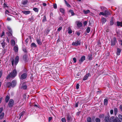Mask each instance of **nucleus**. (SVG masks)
Here are the masks:
<instances>
[{
  "label": "nucleus",
  "mask_w": 122,
  "mask_h": 122,
  "mask_svg": "<svg viewBox=\"0 0 122 122\" xmlns=\"http://www.w3.org/2000/svg\"><path fill=\"white\" fill-rule=\"evenodd\" d=\"M10 99L9 97L7 95V96L5 98V100L6 102H8Z\"/></svg>",
  "instance_id": "nucleus-26"
},
{
  "label": "nucleus",
  "mask_w": 122,
  "mask_h": 122,
  "mask_svg": "<svg viewBox=\"0 0 122 122\" xmlns=\"http://www.w3.org/2000/svg\"><path fill=\"white\" fill-rule=\"evenodd\" d=\"M88 58L89 60H91L92 59V56L91 55H89L88 56Z\"/></svg>",
  "instance_id": "nucleus-41"
},
{
  "label": "nucleus",
  "mask_w": 122,
  "mask_h": 122,
  "mask_svg": "<svg viewBox=\"0 0 122 122\" xmlns=\"http://www.w3.org/2000/svg\"><path fill=\"white\" fill-rule=\"evenodd\" d=\"M113 20H111L110 22V25H113Z\"/></svg>",
  "instance_id": "nucleus-47"
},
{
  "label": "nucleus",
  "mask_w": 122,
  "mask_h": 122,
  "mask_svg": "<svg viewBox=\"0 0 122 122\" xmlns=\"http://www.w3.org/2000/svg\"><path fill=\"white\" fill-rule=\"evenodd\" d=\"M61 121L62 122H66V119L65 117L62 118Z\"/></svg>",
  "instance_id": "nucleus-42"
},
{
  "label": "nucleus",
  "mask_w": 122,
  "mask_h": 122,
  "mask_svg": "<svg viewBox=\"0 0 122 122\" xmlns=\"http://www.w3.org/2000/svg\"><path fill=\"white\" fill-rule=\"evenodd\" d=\"M76 24L78 27H80L82 25V23L81 22H79V21H76Z\"/></svg>",
  "instance_id": "nucleus-11"
},
{
  "label": "nucleus",
  "mask_w": 122,
  "mask_h": 122,
  "mask_svg": "<svg viewBox=\"0 0 122 122\" xmlns=\"http://www.w3.org/2000/svg\"><path fill=\"white\" fill-rule=\"evenodd\" d=\"M80 41H76L75 42H73L72 44V45L73 46H76L80 45Z\"/></svg>",
  "instance_id": "nucleus-2"
},
{
  "label": "nucleus",
  "mask_w": 122,
  "mask_h": 122,
  "mask_svg": "<svg viewBox=\"0 0 122 122\" xmlns=\"http://www.w3.org/2000/svg\"><path fill=\"white\" fill-rule=\"evenodd\" d=\"M9 13V12L7 10H6L5 11V14H8Z\"/></svg>",
  "instance_id": "nucleus-61"
},
{
  "label": "nucleus",
  "mask_w": 122,
  "mask_h": 122,
  "mask_svg": "<svg viewBox=\"0 0 122 122\" xmlns=\"http://www.w3.org/2000/svg\"><path fill=\"white\" fill-rule=\"evenodd\" d=\"M30 21L31 22H33L34 21L33 19L32 18H30L29 19Z\"/></svg>",
  "instance_id": "nucleus-56"
},
{
  "label": "nucleus",
  "mask_w": 122,
  "mask_h": 122,
  "mask_svg": "<svg viewBox=\"0 0 122 122\" xmlns=\"http://www.w3.org/2000/svg\"><path fill=\"white\" fill-rule=\"evenodd\" d=\"M4 115V112L2 113L0 115V119H3Z\"/></svg>",
  "instance_id": "nucleus-22"
},
{
  "label": "nucleus",
  "mask_w": 122,
  "mask_h": 122,
  "mask_svg": "<svg viewBox=\"0 0 122 122\" xmlns=\"http://www.w3.org/2000/svg\"><path fill=\"white\" fill-rule=\"evenodd\" d=\"M85 59V57L84 56H81V59L79 60V62L80 63H81Z\"/></svg>",
  "instance_id": "nucleus-9"
},
{
  "label": "nucleus",
  "mask_w": 122,
  "mask_h": 122,
  "mask_svg": "<svg viewBox=\"0 0 122 122\" xmlns=\"http://www.w3.org/2000/svg\"><path fill=\"white\" fill-rule=\"evenodd\" d=\"M110 14V13L108 11L105 10L104 12V16L108 15Z\"/></svg>",
  "instance_id": "nucleus-18"
},
{
  "label": "nucleus",
  "mask_w": 122,
  "mask_h": 122,
  "mask_svg": "<svg viewBox=\"0 0 122 122\" xmlns=\"http://www.w3.org/2000/svg\"><path fill=\"white\" fill-rule=\"evenodd\" d=\"M99 15H102L104 16V13L102 12H100Z\"/></svg>",
  "instance_id": "nucleus-51"
},
{
  "label": "nucleus",
  "mask_w": 122,
  "mask_h": 122,
  "mask_svg": "<svg viewBox=\"0 0 122 122\" xmlns=\"http://www.w3.org/2000/svg\"><path fill=\"white\" fill-rule=\"evenodd\" d=\"M80 113L81 112H77L76 113V115H77L78 116L80 114Z\"/></svg>",
  "instance_id": "nucleus-64"
},
{
  "label": "nucleus",
  "mask_w": 122,
  "mask_h": 122,
  "mask_svg": "<svg viewBox=\"0 0 122 122\" xmlns=\"http://www.w3.org/2000/svg\"><path fill=\"white\" fill-rule=\"evenodd\" d=\"M14 101L12 99H10L8 104V106L9 107H12L14 105Z\"/></svg>",
  "instance_id": "nucleus-3"
},
{
  "label": "nucleus",
  "mask_w": 122,
  "mask_h": 122,
  "mask_svg": "<svg viewBox=\"0 0 122 122\" xmlns=\"http://www.w3.org/2000/svg\"><path fill=\"white\" fill-rule=\"evenodd\" d=\"M114 111L115 115H116L117 114V108H114Z\"/></svg>",
  "instance_id": "nucleus-32"
},
{
  "label": "nucleus",
  "mask_w": 122,
  "mask_h": 122,
  "mask_svg": "<svg viewBox=\"0 0 122 122\" xmlns=\"http://www.w3.org/2000/svg\"><path fill=\"white\" fill-rule=\"evenodd\" d=\"M66 119L67 122H71L72 121V119L71 116L69 114L67 115Z\"/></svg>",
  "instance_id": "nucleus-6"
},
{
  "label": "nucleus",
  "mask_w": 122,
  "mask_h": 122,
  "mask_svg": "<svg viewBox=\"0 0 122 122\" xmlns=\"http://www.w3.org/2000/svg\"><path fill=\"white\" fill-rule=\"evenodd\" d=\"M3 73V71L2 70L0 71V78L1 77Z\"/></svg>",
  "instance_id": "nucleus-45"
},
{
  "label": "nucleus",
  "mask_w": 122,
  "mask_h": 122,
  "mask_svg": "<svg viewBox=\"0 0 122 122\" xmlns=\"http://www.w3.org/2000/svg\"><path fill=\"white\" fill-rule=\"evenodd\" d=\"M116 42V39L115 38H114L112 40L111 45L114 46Z\"/></svg>",
  "instance_id": "nucleus-5"
},
{
  "label": "nucleus",
  "mask_w": 122,
  "mask_h": 122,
  "mask_svg": "<svg viewBox=\"0 0 122 122\" xmlns=\"http://www.w3.org/2000/svg\"><path fill=\"white\" fill-rule=\"evenodd\" d=\"M25 113V112L24 111L23 112L19 115L20 116V118L21 116H23V115Z\"/></svg>",
  "instance_id": "nucleus-37"
},
{
  "label": "nucleus",
  "mask_w": 122,
  "mask_h": 122,
  "mask_svg": "<svg viewBox=\"0 0 122 122\" xmlns=\"http://www.w3.org/2000/svg\"><path fill=\"white\" fill-rule=\"evenodd\" d=\"M95 121L96 122H100V119L98 118H96L95 119Z\"/></svg>",
  "instance_id": "nucleus-43"
},
{
  "label": "nucleus",
  "mask_w": 122,
  "mask_h": 122,
  "mask_svg": "<svg viewBox=\"0 0 122 122\" xmlns=\"http://www.w3.org/2000/svg\"><path fill=\"white\" fill-rule=\"evenodd\" d=\"M16 81L14 80L13 81L11 82V87H14L16 85Z\"/></svg>",
  "instance_id": "nucleus-10"
},
{
  "label": "nucleus",
  "mask_w": 122,
  "mask_h": 122,
  "mask_svg": "<svg viewBox=\"0 0 122 122\" xmlns=\"http://www.w3.org/2000/svg\"><path fill=\"white\" fill-rule=\"evenodd\" d=\"M46 20V17L45 16V17L44 18L43 20V21H45Z\"/></svg>",
  "instance_id": "nucleus-60"
},
{
  "label": "nucleus",
  "mask_w": 122,
  "mask_h": 122,
  "mask_svg": "<svg viewBox=\"0 0 122 122\" xmlns=\"http://www.w3.org/2000/svg\"><path fill=\"white\" fill-rule=\"evenodd\" d=\"M90 31V29L89 27H88L86 29V31L87 33L89 32Z\"/></svg>",
  "instance_id": "nucleus-40"
},
{
  "label": "nucleus",
  "mask_w": 122,
  "mask_h": 122,
  "mask_svg": "<svg viewBox=\"0 0 122 122\" xmlns=\"http://www.w3.org/2000/svg\"><path fill=\"white\" fill-rule=\"evenodd\" d=\"M64 1L65 2V3L67 6L69 7H71L70 5L67 3L66 0H65Z\"/></svg>",
  "instance_id": "nucleus-31"
},
{
  "label": "nucleus",
  "mask_w": 122,
  "mask_h": 122,
  "mask_svg": "<svg viewBox=\"0 0 122 122\" xmlns=\"http://www.w3.org/2000/svg\"><path fill=\"white\" fill-rule=\"evenodd\" d=\"M117 24L118 26H120L121 27H122V22H119V21H117Z\"/></svg>",
  "instance_id": "nucleus-24"
},
{
  "label": "nucleus",
  "mask_w": 122,
  "mask_h": 122,
  "mask_svg": "<svg viewBox=\"0 0 122 122\" xmlns=\"http://www.w3.org/2000/svg\"><path fill=\"white\" fill-rule=\"evenodd\" d=\"M116 119H115L113 117H112L110 118L109 122H115Z\"/></svg>",
  "instance_id": "nucleus-13"
},
{
  "label": "nucleus",
  "mask_w": 122,
  "mask_h": 122,
  "mask_svg": "<svg viewBox=\"0 0 122 122\" xmlns=\"http://www.w3.org/2000/svg\"><path fill=\"white\" fill-rule=\"evenodd\" d=\"M52 117H49L48 118V121L50 122V121L52 119Z\"/></svg>",
  "instance_id": "nucleus-55"
},
{
  "label": "nucleus",
  "mask_w": 122,
  "mask_h": 122,
  "mask_svg": "<svg viewBox=\"0 0 122 122\" xmlns=\"http://www.w3.org/2000/svg\"><path fill=\"white\" fill-rule=\"evenodd\" d=\"M36 41L37 43L39 45H41L42 44V42L41 41V40L39 39H37Z\"/></svg>",
  "instance_id": "nucleus-16"
},
{
  "label": "nucleus",
  "mask_w": 122,
  "mask_h": 122,
  "mask_svg": "<svg viewBox=\"0 0 122 122\" xmlns=\"http://www.w3.org/2000/svg\"><path fill=\"white\" fill-rule=\"evenodd\" d=\"M28 2V1L27 0H24L22 1V4L24 5H26Z\"/></svg>",
  "instance_id": "nucleus-25"
},
{
  "label": "nucleus",
  "mask_w": 122,
  "mask_h": 122,
  "mask_svg": "<svg viewBox=\"0 0 122 122\" xmlns=\"http://www.w3.org/2000/svg\"><path fill=\"white\" fill-rule=\"evenodd\" d=\"M62 27H60L57 29V31H59L62 29Z\"/></svg>",
  "instance_id": "nucleus-48"
},
{
  "label": "nucleus",
  "mask_w": 122,
  "mask_h": 122,
  "mask_svg": "<svg viewBox=\"0 0 122 122\" xmlns=\"http://www.w3.org/2000/svg\"><path fill=\"white\" fill-rule=\"evenodd\" d=\"M11 62L12 65L13 66L14 63V60L13 59H12V60H11Z\"/></svg>",
  "instance_id": "nucleus-50"
},
{
  "label": "nucleus",
  "mask_w": 122,
  "mask_h": 122,
  "mask_svg": "<svg viewBox=\"0 0 122 122\" xmlns=\"http://www.w3.org/2000/svg\"><path fill=\"white\" fill-rule=\"evenodd\" d=\"M19 60V57L18 56H17L15 59L14 61V64L15 65L18 63Z\"/></svg>",
  "instance_id": "nucleus-8"
},
{
  "label": "nucleus",
  "mask_w": 122,
  "mask_h": 122,
  "mask_svg": "<svg viewBox=\"0 0 122 122\" xmlns=\"http://www.w3.org/2000/svg\"><path fill=\"white\" fill-rule=\"evenodd\" d=\"M87 122H92V119L91 117H88L87 119Z\"/></svg>",
  "instance_id": "nucleus-29"
},
{
  "label": "nucleus",
  "mask_w": 122,
  "mask_h": 122,
  "mask_svg": "<svg viewBox=\"0 0 122 122\" xmlns=\"http://www.w3.org/2000/svg\"><path fill=\"white\" fill-rule=\"evenodd\" d=\"M69 12L71 13L72 15H74V13L73 11L72 10H69Z\"/></svg>",
  "instance_id": "nucleus-34"
},
{
  "label": "nucleus",
  "mask_w": 122,
  "mask_h": 122,
  "mask_svg": "<svg viewBox=\"0 0 122 122\" xmlns=\"http://www.w3.org/2000/svg\"><path fill=\"white\" fill-rule=\"evenodd\" d=\"M83 12L85 14H86L90 13V11L89 10H84L83 11Z\"/></svg>",
  "instance_id": "nucleus-27"
},
{
  "label": "nucleus",
  "mask_w": 122,
  "mask_h": 122,
  "mask_svg": "<svg viewBox=\"0 0 122 122\" xmlns=\"http://www.w3.org/2000/svg\"><path fill=\"white\" fill-rule=\"evenodd\" d=\"M115 122H121V121L117 117V118H116Z\"/></svg>",
  "instance_id": "nucleus-36"
},
{
  "label": "nucleus",
  "mask_w": 122,
  "mask_h": 122,
  "mask_svg": "<svg viewBox=\"0 0 122 122\" xmlns=\"http://www.w3.org/2000/svg\"><path fill=\"white\" fill-rule=\"evenodd\" d=\"M108 100L107 99H105L104 100V104L105 105H107L108 103Z\"/></svg>",
  "instance_id": "nucleus-23"
},
{
  "label": "nucleus",
  "mask_w": 122,
  "mask_h": 122,
  "mask_svg": "<svg viewBox=\"0 0 122 122\" xmlns=\"http://www.w3.org/2000/svg\"><path fill=\"white\" fill-rule=\"evenodd\" d=\"M33 10L36 12H38V9L37 8H34L33 9Z\"/></svg>",
  "instance_id": "nucleus-38"
},
{
  "label": "nucleus",
  "mask_w": 122,
  "mask_h": 122,
  "mask_svg": "<svg viewBox=\"0 0 122 122\" xmlns=\"http://www.w3.org/2000/svg\"><path fill=\"white\" fill-rule=\"evenodd\" d=\"M80 85L78 84H77L76 86V88L77 89H78Z\"/></svg>",
  "instance_id": "nucleus-49"
},
{
  "label": "nucleus",
  "mask_w": 122,
  "mask_h": 122,
  "mask_svg": "<svg viewBox=\"0 0 122 122\" xmlns=\"http://www.w3.org/2000/svg\"><path fill=\"white\" fill-rule=\"evenodd\" d=\"M4 7H7L8 6L5 3H4Z\"/></svg>",
  "instance_id": "nucleus-63"
},
{
  "label": "nucleus",
  "mask_w": 122,
  "mask_h": 122,
  "mask_svg": "<svg viewBox=\"0 0 122 122\" xmlns=\"http://www.w3.org/2000/svg\"><path fill=\"white\" fill-rule=\"evenodd\" d=\"M7 28L8 30V31L9 33H8V32L6 33V34H7L8 36H10L11 35L12 30L10 28L9 26H7Z\"/></svg>",
  "instance_id": "nucleus-4"
},
{
  "label": "nucleus",
  "mask_w": 122,
  "mask_h": 122,
  "mask_svg": "<svg viewBox=\"0 0 122 122\" xmlns=\"http://www.w3.org/2000/svg\"><path fill=\"white\" fill-rule=\"evenodd\" d=\"M27 74L26 73H24L20 77V79L23 80L25 79L27 77Z\"/></svg>",
  "instance_id": "nucleus-7"
},
{
  "label": "nucleus",
  "mask_w": 122,
  "mask_h": 122,
  "mask_svg": "<svg viewBox=\"0 0 122 122\" xmlns=\"http://www.w3.org/2000/svg\"><path fill=\"white\" fill-rule=\"evenodd\" d=\"M14 49L15 52H17L18 50V47L17 46H14Z\"/></svg>",
  "instance_id": "nucleus-21"
},
{
  "label": "nucleus",
  "mask_w": 122,
  "mask_h": 122,
  "mask_svg": "<svg viewBox=\"0 0 122 122\" xmlns=\"http://www.w3.org/2000/svg\"><path fill=\"white\" fill-rule=\"evenodd\" d=\"M73 60L74 62L75 63L76 62V59L75 58V57L73 58Z\"/></svg>",
  "instance_id": "nucleus-52"
},
{
  "label": "nucleus",
  "mask_w": 122,
  "mask_h": 122,
  "mask_svg": "<svg viewBox=\"0 0 122 122\" xmlns=\"http://www.w3.org/2000/svg\"><path fill=\"white\" fill-rule=\"evenodd\" d=\"M1 44L2 47L3 48H4L5 46V42L4 41H3L1 43Z\"/></svg>",
  "instance_id": "nucleus-39"
},
{
  "label": "nucleus",
  "mask_w": 122,
  "mask_h": 122,
  "mask_svg": "<svg viewBox=\"0 0 122 122\" xmlns=\"http://www.w3.org/2000/svg\"><path fill=\"white\" fill-rule=\"evenodd\" d=\"M22 12L24 14L26 15L29 14L30 13V11L29 10L23 11Z\"/></svg>",
  "instance_id": "nucleus-14"
},
{
  "label": "nucleus",
  "mask_w": 122,
  "mask_h": 122,
  "mask_svg": "<svg viewBox=\"0 0 122 122\" xmlns=\"http://www.w3.org/2000/svg\"><path fill=\"white\" fill-rule=\"evenodd\" d=\"M78 102L77 103H76L75 104V107H77L78 106Z\"/></svg>",
  "instance_id": "nucleus-62"
},
{
  "label": "nucleus",
  "mask_w": 122,
  "mask_h": 122,
  "mask_svg": "<svg viewBox=\"0 0 122 122\" xmlns=\"http://www.w3.org/2000/svg\"><path fill=\"white\" fill-rule=\"evenodd\" d=\"M16 70L14 69L13 71L12 72L10 73L9 75L6 77V78L7 79L10 78L14 77L16 76Z\"/></svg>",
  "instance_id": "nucleus-1"
},
{
  "label": "nucleus",
  "mask_w": 122,
  "mask_h": 122,
  "mask_svg": "<svg viewBox=\"0 0 122 122\" xmlns=\"http://www.w3.org/2000/svg\"><path fill=\"white\" fill-rule=\"evenodd\" d=\"M87 22L86 21L84 22L83 23V24L84 26H86V24H87Z\"/></svg>",
  "instance_id": "nucleus-53"
},
{
  "label": "nucleus",
  "mask_w": 122,
  "mask_h": 122,
  "mask_svg": "<svg viewBox=\"0 0 122 122\" xmlns=\"http://www.w3.org/2000/svg\"><path fill=\"white\" fill-rule=\"evenodd\" d=\"M106 19L103 17L102 18V24H104L106 21Z\"/></svg>",
  "instance_id": "nucleus-15"
},
{
  "label": "nucleus",
  "mask_w": 122,
  "mask_h": 122,
  "mask_svg": "<svg viewBox=\"0 0 122 122\" xmlns=\"http://www.w3.org/2000/svg\"><path fill=\"white\" fill-rule=\"evenodd\" d=\"M121 52V50L120 49L117 48V55L119 56L120 55Z\"/></svg>",
  "instance_id": "nucleus-17"
},
{
  "label": "nucleus",
  "mask_w": 122,
  "mask_h": 122,
  "mask_svg": "<svg viewBox=\"0 0 122 122\" xmlns=\"http://www.w3.org/2000/svg\"><path fill=\"white\" fill-rule=\"evenodd\" d=\"M111 114H112L113 113V110H111L110 111Z\"/></svg>",
  "instance_id": "nucleus-59"
},
{
  "label": "nucleus",
  "mask_w": 122,
  "mask_h": 122,
  "mask_svg": "<svg viewBox=\"0 0 122 122\" xmlns=\"http://www.w3.org/2000/svg\"><path fill=\"white\" fill-rule=\"evenodd\" d=\"M60 11L62 13H64V10L63 8H60Z\"/></svg>",
  "instance_id": "nucleus-30"
},
{
  "label": "nucleus",
  "mask_w": 122,
  "mask_h": 122,
  "mask_svg": "<svg viewBox=\"0 0 122 122\" xmlns=\"http://www.w3.org/2000/svg\"><path fill=\"white\" fill-rule=\"evenodd\" d=\"M68 33L69 34H71L72 33V30L70 29H69L68 31Z\"/></svg>",
  "instance_id": "nucleus-44"
},
{
  "label": "nucleus",
  "mask_w": 122,
  "mask_h": 122,
  "mask_svg": "<svg viewBox=\"0 0 122 122\" xmlns=\"http://www.w3.org/2000/svg\"><path fill=\"white\" fill-rule=\"evenodd\" d=\"M6 84L7 87H9L11 86V83L8 82L7 83H6Z\"/></svg>",
  "instance_id": "nucleus-20"
},
{
  "label": "nucleus",
  "mask_w": 122,
  "mask_h": 122,
  "mask_svg": "<svg viewBox=\"0 0 122 122\" xmlns=\"http://www.w3.org/2000/svg\"><path fill=\"white\" fill-rule=\"evenodd\" d=\"M31 45V47H36V45L34 43H32Z\"/></svg>",
  "instance_id": "nucleus-33"
},
{
  "label": "nucleus",
  "mask_w": 122,
  "mask_h": 122,
  "mask_svg": "<svg viewBox=\"0 0 122 122\" xmlns=\"http://www.w3.org/2000/svg\"><path fill=\"white\" fill-rule=\"evenodd\" d=\"M5 33L4 31H3L2 33V34L1 35V37H2L3 36H4Z\"/></svg>",
  "instance_id": "nucleus-57"
},
{
  "label": "nucleus",
  "mask_w": 122,
  "mask_h": 122,
  "mask_svg": "<svg viewBox=\"0 0 122 122\" xmlns=\"http://www.w3.org/2000/svg\"><path fill=\"white\" fill-rule=\"evenodd\" d=\"M11 44L13 46H14L15 44V42L13 40H12L11 41Z\"/></svg>",
  "instance_id": "nucleus-28"
},
{
  "label": "nucleus",
  "mask_w": 122,
  "mask_h": 122,
  "mask_svg": "<svg viewBox=\"0 0 122 122\" xmlns=\"http://www.w3.org/2000/svg\"><path fill=\"white\" fill-rule=\"evenodd\" d=\"M89 75L90 74L89 73H88L86 74L84 77L83 80L84 81L86 80L87 79Z\"/></svg>",
  "instance_id": "nucleus-12"
},
{
  "label": "nucleus",
  "mask_w": 122,
  "mask_h": 122,
  "mask_svg": "<svg viewBox=\"0 0 122 122\" xmlns=\"http://www.w3.org/2000/svg\"><path fill=\"white\" fill-rule=\"evenodd\" d=\"M119 118L122 121V116L121 114H119L118 115Z\"/></svg>",
  "instance_id": "nucleus-35"
},
{
  "label": "nucleus",
  "mask_w": 122,
  "mask_h": 122,
  "mask_svg": "<svg viewBox=\"0 0 122 122\" xmlns=\"http://www.w3.org/2000/svg\"><path fill=\"white\" fill-rule=\"evenodd\" d=\"M53 7L55 9H56L57 8V5L56 4H55L53 5Z\"/></svg>",
  "instance_id": "nucleus-46"
},
{
  "label": "nucleus",
  "mask_w": 122,
  "mask_h": 122,
  "mask_svg": "<svg viewBox=\"0 0 122 122\" xmlns=\"http://www.w3.org/2000/svg\"><path fill=\"white\" fill-rule=\"evenodd\" d=\"M105 120L106 122H108L109 120V116H107L105 117Z\"/></svg>",
  "instance_id": "nucleus-19"
},
{
  "label": "nucleus",
  "mask_w": 122,
  "mask_h": 122,
  "mask_svg": "<svg viewBox=\"0 0 122 122\" xmlns=\"http://www.w3.org/2000/svg\"><path fill=\"white\" fill-rule=\"evenodd\" d=\"M3 110V108H0V114L2 112Z\"/></svg>",
  "instance_id": "nucleus-58"
},
{
  "label": "nucleus",
  "mask_w": 122,
  "mask_h": 122,
  "mask_svg": "<svg viewBox=\"0 0 122 122\" xmlns=\"http://www.w3.org/2000/svg\"><path fill=\"white\" fill-rule=\"evenodd\" d=\"M27 87V86L26 85H25L23 86L22 87L23 89H25Z\"/></svg>",
  "instance_id": "nucleus-54"
}]
</instances>
